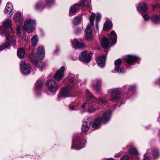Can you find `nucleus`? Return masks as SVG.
Returning a JSON list of instances; mask_svg holds the SVG:
<instances>
[{
	"mask_svg": "<svg viewBox=\"0 0 160 160\" xmlns=\"http://www.w3.org/2000/svg\"><path fill=\"white\" fill-rule=\"evenodd\" d=\"M128 89L132 90V91H134L135 89V85L129 86Z\"/></svg>",
	"mask_w": 160,
	"mask_h": 160,
	"instance_id": "48",
	"label": "nucleus"
},
{
	"mask_svg": "<svg viewBox=\"0 0 160 160\" xmlns=\"http://www.w3.org/2000/svg\"><path fill=\"white\" fill-rule=\"evenodd\" d=\"M69 108L73 110H75V109H74V106H70L69 107Z\"/></svg>",
	"mask_w": 160,
	"mask_h": 160,
	"instance_id": "52",
	"label": "nucleus"
},
{
	"mask_svg": "<svg viewBox=\"0 0 160 160\" xmlns=\"http://www.w3.org/2000/svg\"><path fill=\"white\" fill-rule=\"evenodd\" d=\"M17 30H18V31L17 32V34L18 35V34H20V32H19V29L18 28H17Z\"/></svg>",
	"mask_w": 160,
	"mask_h": 160,
	"instance_id": "54",
	"label": "nucleus"
},
{
	"mask_svg": "<svg viewBox=\"0 0 160 160\" xmlns=\"http://www.w3.org/2000/svg\"><path fill=\"white\" fill-rule=\"evenodd\" d=\"M14 19L16 22H20L23 20L22 18L21 17V13L20 12H17L14 14Z\"/></svg>",
	"mask_w": 160,
	"mask_h": 160,
	"instance_id": "26",
	"label": "nucleus"
},
{
	"mask_svg": "<svg viewBox=\"0 0 160 160\" xmlns=\"http://www.w3.org/2000/svg\"><path fill=\"white\" fill-rule=\"evenodd\" d=\"M45 67V64L44 62H41V70L43 69Z\"/></svg>",
	"mask_w": 160,
	"mask_h": 160,
	"instance_id": "45",
	"label": "nucleus"
},
{
	"mask_svg": "<svg viewBox=\"0 0 160 160\" xmlns=\"http://www.w3.org/2000/svg\"><path fill=\"white\" fill-rule=\"evenodd\" d=\"M147 6L146 4L144 2L140 3L138 5V10L141 13H143L146 12Z\"/></svg>",
	"mask_w": 160,
	"mask_h": 160,
	"instance_id": "19",
	"label": "nucleus"
},
{
	"mask_svg": "<svg viewBox=\"0 0 160 160\" xmlns=\"http://www.w3.org/2000/svg\"><path fill=\"white\" fill-rule=\"evenodd\" d=\"M48 88L50 92H55L58 89V84L53 80H49L47 82Z\"/></svg>",
	"mask_w": 160,
	"mask_h": 160,
	"instance_id": "7",
	"label": "nucleus"
},
{
	"mask_svg": "<svg viewBox=\"0 0 160 160\" xmlns=\"http://www.w3.org/2000/svg\"><path fill=\"white\" fill-rule=\"evenodd\" d=\"M83 5L86 6L88 8H89L90 7V3L87 1L85 0L83 4Z\"/></svg>",
	"mask_w": 160,
	"mask_h": 160,
	"instance_id": "41",
	"label": "nucleus"
},
{
	"mask_svg": "<svg viewBox=\"0 0 160 160\" xmlns=\"http://www.w3.org/2000/svg\"><path fill=\"white\" fill-rule=\"evenodd\" d=\"M121 159V160H128V156L127 155H124Z\"/></svg>",
	"mask_w": 160,
	"mask_h": 160,
	"instance_id": "47",
	"label": "nucleus"
},
{
	"mask_svg": "<svg viewBox=\"0 0 160 160\" xmlns=\"http://www.w3.org/2000/svg\"><path fill=\"white\" fill-rule=\"evenodd\" d=\"M11 25V20L7 19L3 22V26H0V34H5L7 40L6 42L0 46V52L8 48L9 45L14 46L16 45L15 39Z\"/></svg>",
	"mask_w": 160,
	"mask_h": 160,
	"instance_id": "1",
	"label": "nucleus"
},
{
	"mask_svg": "<svg viewBox=\"0 0 160 160\" xmlns=\"http://www.w3.org/2000/svg\"><path fill=\"white\" fill-rule=\"evenodd\" d=\"M144 19L145 20H148L150 18L149 16L145 14L142 16Z\"/></svg>",
	"mask_w": 160,
	"mask_h": 160,
	"instance_id": "46",
	"label": "nucleus"
},
{
	"mask_svg": "<svg viewBox=\"0 0 160 160\" xmlns=\"http://www.w3.org/2000/svg\"><path fill=\"white\" fill-rule=\"evenodd\" d=\"M107 160H114L112 158H110L107 159Z\"/></svg>",
	"mask_w": 160,
	"mask_h": 160,
	"instance_id": "58",
	"label": "nucleus"
},
{
	"mask_svg": "<svg viewBox=\"0 0 160 160\" xmlns=\"http://www.w3.org/2000/svg\"><path fill=\"white\" fill-rule=\"evenodd\" d=\"M82 147H81L80 148H76L75 149H76V150H79V149H80L82 148Z\"/></svg>",
	"mask_w": 160,
	"mask_h": 160,
	"instance_id": "55",
	"label": "nucleus"
},
{
	"mask_svg": "<svg viewBox=\"0 0 160 160\" xmlns=\"http://www.w3.org/2000/svg\"><path fill=\"white\" fill-rule=\"evenodd\" d=\"M45 57V52L43 47H41V60L43 59Z\"/></svg>",
	"mask_w": 160,
	"mask_h": 160,
	"instance_id": "36",
	"label": "nucleus"
},
{
	"mask_svg": "<svg viewBox=\"0 0 160 160\" xmlns=\"http://www.w3.org/2000/svg\"><path fill=\"white\" fill-rule=\"evenodd\" d=\"M106 57L104 55H102L100 57H98L97 60L98 64L100 67H103L105 65V61Z\"/></svg>",
	"mask_w": 160,
	"mask_h": 160,
	"instance_id": "18",
	"label": "nucleus"
},
{
	"mask_svg": "<svg viewBox=\"0 0 160 160\" xmlns=\"http://www.w3.org/2000/svg\"><path fill=\"white\" fill-rule=\"evenodd\" d=\"M87 51H84L81 52L79 55L80 59L81 61H83L85 59L87 55Z\"/></svg>",
	"mask_w": 160,
	"mask_h": 160,
	"instance_id": "32",
	"label": "nucleus"
},
{
	"mask_svg": "<svg viewBox=\"0 0 160 160\" xmlns=\"http://www.w3.org/2000/svg\"><path fill=\"white\" fill-rule=\"evenodd\" d=\"M37 56L35 53H31L30 54L29 58L31 62H33L36 66H39L38 59L40 57V47H38L37 50Z\"/></svg>",
	"mask_w": 160,
	"mask_h": 160,
	"instance_id": "6",
	"label": "nucleus"
},
{
	"mask_svg": "<svg viewBox=\"0 0 160 160\" xmlns=\"http://www.w3.org/2000/svg\"><path fill=\"white\" fill-rule=\"evenodd\" d=\"M90 102V105H89L88 108V112L90 113H92L94 112L99 109L98 106H96V104L98 99L92 95Z\"/></svg>",
	"mask_w": 160,
	"mask_h": 160,
	"instance_id": "5",
	"label": "nucleus"
},
{
	"mask_svg": "<svg viewBox=\"0 0 160 160\" xmlns=\"http://www.w3.org/2000/svg\"><path fill=\"white\" fill-rule=\"evenodd\" d=\"M122 63V62L120 59H118L114 62V64L116 66L115 68V70L119 73H122L124 72V70L123 68H119Z\"/></svg>",
	"mask_w": 160,
	"mask_h": 160,
	"instance_id": "16",
	"label": "nucleus"
},
{
	"mask_svg": "<svg viewBox=\"0 0 160 160\" xmlns=\"http://www.w3.org/2000/svg\"><path fill=\"white\" fill-rule=\"evenodd\" d=\"M92 55V53L91 52L87 54L85 58V59L83 61L86 62L88 63L91 61Z\"/></svg>",
	"mask_w": 160,
	"mask_h": 160,
	"instance_id": "31",
	"label": "nucleus"
},
{
	"mask_svg": "<svg viewBox=\"0 0 160 160\" xmlns=\"http://www.w3.org/2000/svg\"><path fill=\"white\" fill-rule=\"evenodd\" d=\"M143 160H149V159L148 157H147L146 155H144V157Z\"/></svg>",
	"mask_w": 160,
	"mask_h": 160,
	"instance_id": "50",
	"label": "nucleus"
},
{
	"mask_svg": "<svg viewBox=\"0 0 160 160\" xmlns=\"http://www.w3.org/2000/svg\"><path fill=\"white\" fill-rule=\"evenodd\" d=\"M101 17V15L99 13H97V14L96 18V21L97 23L99 22L100 20Z\"/></svg>",
	"mask_w": 160,
	"mask_h": 160,
	"instance_id": "40",
	"label": "nucleus"
},
{
	"mask_svg": "<svg viewBox=\"0 0 160 160\" xmlns=\"http://www.w3.org/2000/svg\"><path fill=\"white\" fill-rule=\"evenodd\" d=\"M109 40L106 38H102L101 41V43L102 47L104 49H107L108 48Z\"/></svg>",
	"mask_w": 160,
	"mask_h": 160,
	"instance_id": "20",
	"label": "nucleus"
},
{
	"mask_svg": "<svg viewBox=\"0 0 160 160\" xmlns=\"http://www.w3.org/2000/svg\"><path fill=\"white\" fill-rule=\"evenodd\" d=\"M40 88V82L38 81L35 84V88L37 90H38Z\"/></svg>",
	"mask_w": 160,
	"mask_h": 160,
	"instance_id": "39",
	"label": "nucleus"
},
{
	"mask_svg": "<svg viewBox=\"0 0 160 160\" xmlns=\"http://www.w3.org/2000/svg\"><path fill=\"white\" fill-rule=\"evenodd\" d=\"M85 37L87 40L89 41L92 39V30L91 26L89 24L87 26L85 31Z\"/></svg>",
	"mask_w": 160,
	"mask_h": 160,
	"instance_id": "14",
	"label": "nucleus"
},
{
	"mask_svg": "<svg viewBox=\"0 0 160 160\" xmlns=\"http://www.w3.org/2000/svg\"><path fill=\"white\" fill-rule=\"evenodd\" d=\"M122 93V91L120 88H114L110 90L108 93L112 98L110 100L112 102L117 101L120 98V95Z\"/></svg>",
	"mask_w": 160,
	"mask_h": 160,
	"instance_id": "3",
	"label": "nucleus"
},
{
	"mask_svg": "<svg viewBox=\"0 0 160 160\" xmlns=\"http://www.w3.org/2000/svg\"><path fill=\"white\" fill-rule=\"evenodd\" d=\"M35 22L31 18H27L25 21L24 25L23 27V32H26L28 33L32 32L34 30Z\"/></svg>",
	"mask_w": 160,
	"mask_h": 160,
	"instance_id": "4",
	"label": "nucleus"
},
{
	"mask_svg": "<svg viewBox=\"0 0 160 160\" xmlns=\"http://www.w3.org/2000/svg\"><path fill=\"white\" fill-rule=\"evenodd\" d=\"M95 17V14L93 12H92L91 14V15L89 17V21H90V25L93 26L94 25L93 22L94 20Z\"/></svg>",
	"mask_w": 160,
	"mask_h": 160,
	"instance_id": "30",
	"label": "nucleus"
},
{
	"mask_svg": "<svg viewBox=\"0 0 160 160\" xmlns=\"http://www.w3.org/2000/svg\"><path fill=\"white\" fill-rule=\"evenodd\" d=\"M69 82L71 83L72 85L75 84V79L74 78H69Z\"/></svg>",
	"mask_w": 160,
	"mask_h": 160,
	"instance_id": "44",
	"label": "nucleus"
},
{
	"mask_svg": "<svg viewBox=\"0 0 160 160\" xmlns=\"http://www.w3.org/2000/svg\"><path fill=\"white\" fill-rule=\"evenodd\" d=\"M72 45L75 49L84 48L85 46V44L83 42H79L76 39L74 40Z\"/></svg>",
	"mask_w": 160,
	"mask_h": 160,
	"instance_id": "17",
	"label": "nucleus"
},
{
	"mask_svg": "<svg viewBox=\"0 0 160 160\" xmlns=\"http://www.w3.org/2000/svg\"><path fill=\"white\" fill-rule=\"evenodd\" d=\"M5 13L9 16H12L13 14V7L12 4L10 2H8L6 7L4 10Z\"/></svg>",
	"mask_w": 160,
	"mask_h": 160,
	"instance_id": "12",
	"label": "nucleus"
},
{
	"mask_svg": "<svg viewBox=\"0 0 160 160\" xmlns=\"http://www.w3.org/2000/svg\"><path fill=\"white\" fill-rule=\"evenodd\" d=\"M110 117V111H108L103 114L101 119L99 118H95L92 122V127L94 128H99L101 121L105 123L108 122L109 120Z\"/></svg>",
	"mask_w": 160,
	"mask_h": 160,
	"instance_id": "2",
	"label": "nucleus"
},
{
	"mask_svg": "<svg viewBox=\"0 0 160 160\" xmlns=\"http://www.w3.org/2000/svg\"><path fill=\"white\" fill-rule=\"evenodd\" d=\"M81 5V4H75L73 6L71 7L70 9L69 15H73L72 13H75L77 11L78 7Z\"/></svg>",
	"mask_w": 160,
	"mask_h": 160,
	"instance_id": "22",
	"label": "nucleus"
},
{
	"mask_svg": "<svg viewBox=\"0 0 160 160\" xmlns=\"http://www.w3.org/2000/svg\"><path fill=\"white\" fill-rule=\"evenodd\" d=\"M81 32V29L80 28H78L76 31V34H78L80 33Z\"/></svg>",
	"mask_w": 160,
	"mask_h": 160,
	"instance_id": "51",
	"label": "nucleus"
},
{
	"mask_svg": "<svg viewBox=\"0 0 160 160\" xmlns=\"http://www.w3.org/2000/svg\"><path fill=\"white\" fill-rule=\"evenodd\" d=\"M83 139L82 135L81 134L77 135H75L73 139L72 142V145L71 147L72 148L75 146L78 145L81 142V141Z\"/></svg>",
	"mask_w": 160,
	"mask_h": 160,
	"instance_id": "10",
	"label": "nucleus"
},
{
	"mask_svg": "<svg viewBox=\"0 0 160 160\" xmlns=\"http://www.w3.org/2000/svg\"><path fill=\"white\" fill-rule=\"evenodd\" d=\"M96 29H97V30H98V23H97V24H96Z\"/></svg>",
	"mask_w": 160,
	"mask_h": 160,
	"instance_id": "53",
	"label": "nucleus"
},
{
	"mask_svg": "<svg viewBox=\"0 0 160 160\" xmlns=\"http://www.w3.org/2000/svg\"><path fill=\"white\" fill-rule=\"evenodd\" d=\"M17 55L20 58H23L25 54V50L23 48H19L17 50Z\"/></svg>",
	"mask_w": 160,
	"mask_h": 160,
	"instance_id": "24",
	"label": "nucleus"
},
{
	"mask_svg": "<svg viewBox=\"0 0 160 160\" xmlns=\"http://www.w3.org/2000/svg\"><path fill=\"white\" fill-rule=\"evenodd\" d=\"M152 20L154 24L160 23V16L154 15L152 16Z\"/></svg>",
	"mask_w": 160,
	"mask_h": 160,
	"instance_id": "25",
	"label": "nucleus"
},
{
	"mask_svg": "<svg viewBox=\"0 0 160 160\" xmlns=\"http://www.w3.org/2000/svg\"><path fill=\"white\" fill-rule=\"evenodd\" d=\"M40 8V2H39L37 3L35 5V9L37 10H38Z\"/></svg>",
	"mask_w": 160,
	"mask_h": 160,
	"instance_id": "42",
	"label": "nucleus"
},
{
	"mask_svg": "<svg viewBox=\"0 0 160 160\" xmlns=\"http://www.w3.org/2000/svg\"><path fill=\"white\" fill-rule=\"evenodd\" d=\"M32 45L33 47H36L37 45V43L38 40L36 35H34L31 38Z\"/></svg>",
	"mask_w": 160,
	"mask_h": 160,
	"instance_id": "29",
	"label": "nucleus"
},
{
	"mask_svg": "<svg viewBox=\"0 0 160 160\" xmlns=\"http://www.w3.org/2000/svg\"><path fill=\"white\" fill-rule=\"evenodd\" d=\"M99 100V104L101 106L104 105L106 104V102L105 101L103 100L102 98L100 97L98 98Z\"/></svg>",
	"mask_w": 160,
	"mask_h": 160,
	"instance_id": "37",
	"label": "nucleus"
},
{
	"mask_svg": "<svg viewBox=\"0 0 160 160\" xmlns=\"http://www.w3.org/2000/svg\"><path fill=\"white\" fill-rule=\"evenodd\" d=\"M158 121L159 122V123L160 124V116H159V117L158 118Z\"/></svg>",
	"mask_w": 160,
	"mask_h": 160,
	"instance_id": "56",
	"label": "nucleus"
},
{
	"mask_svg": "<svg viewBox=\"0 0 160 160\" xmlns=\"http://www.w3.org/2000/svg\"><path fill=\"white\" fill-rule=\"evenodd\" d=\"M21 70L24 74H28L30 73L31 68L30 65L28 63L22 62L20 65Z\"/></svg>",
	"mask_w": 160,
	"mask_h": 160,
	"instance_id": "9",
	"label": "nucleus"
},
{
	"mask_svg": "<svg viewBox=\"0 0 160 160\" xmlns=\"http://www.w3.org/2000/svg\"><path fill=\"white\" fill-rule=\"evenodd\" d=\"M46 3L48 5L50 6L53 4V2L52 0H46Z\"/></svg>",
	"mask_w": 160,
	"mask_h": 160,
	"instance_id": "43",
	"label": "nucleus"
},
{
	"mask_svg": "<svg viewBox=\"0 0 160 160\" xmlns=\"http://www.w3.org/2000/svg\"><path fill=\"white\" fill-rule=\"evenodd\" d=\"M90 122L87 121H84L82 125V132H87L89 129Z\"/></svg>",
	"mask_w": 160,
	"mask_h": 160,
	"instance_id": "23",
	"label": "nucleus"
},
{
	"mask_svg": "<svg viewBox=\"0 0 160 160\" xmlns=\"http://www.w3.org/2000/svg\"><path fill=\"white\" fill-rule=\"evenodd\" d=\"M130 153L133 155H136L138 154V151L137 149L133 147H131L129 149Z\"/></svg>",
	"mask_w": 160,
	"mask_h": 160,
	"instance_id": "34",
	"label": "nucleus"
},
{
	"mask_svg": "<svg viewBox=\"0 0 160 160\" xmlns=\"http://www.w3.org/2000/svg\"><path fill=\"white\" fill-rule=\"evenodd\" d=\"M124 59L128 64L133 65L139 60V58L135 55H128L125 56Z\"/></svg>",
	"mask_w": 160,
	"mask_h": 160,
	"instance_id": "8",
	"label": "nucleus"
},
{
	"mask_svg": "<svg viewBox=\"0 0 160 160\" xmlns=\"http://www.w3.org/2000/svg\"><path fill=\"white\" fill-rule=\"evenodd\" d=\"M86 101L81 106L82 108L84 109L85 108L86 105L88 107L89 105H90V102L91 101L90 99L92 97V95L90 93L88 90H87L86 91Z\"/></svg>",
	"mask_w": 160,
	"mask_h": 160,
	"instance_id": "13",
	"label": "nucleus"
},
{
	"mask_svg": "<svg viewBox=\"0 0 160 160\" xmlns=\"http://www.w3.org/2000/svg\"><path fill=\"white\" fill-rule=\"evenodd\" d=\"M122 153V152H120L116 154L115 155V157L116 158L118 157Z\"/></svg>",
	"mask_w": 160,
	"mask_h": 160,
	"instance_id": "49",
	"label": "nucleus"
},
{
	"mask_svg": "<svg viewBox=\"0 0 160 160\" xmlns=\"http://www.w3.org/2000/svg\"><path fill=\"white\" fill-rule=\"evenodd\" d=\"M112 26V22L110 21H107L104 24L103 27V30L107 31L110 28H111Z\"/></svg>",
	"mask_w": 160,
	"mask_h": 160,
	"instance_id": "28",
	"label": "nucleus"
},
{
	"mask_svg": "<svg viewBox=\"0 0 160 160\" xmlns=\"http://www.w3.org/2000/svg\"><path fill=\"white\" fill-rule=\"evenodd\" d=\"M101 86V83L100 81H97L95 84H93V87L97 91H99Z\"/></svg>",
	"mask_w": 160,
	"mask_h": 160,
	"instance_id": "35",
	"label": "nucleus"
},
{
	"mask_svg": "<svg viewBox=\"0 0 160 160\" xmlns=\"http://www.w3.org/2000/svg\"><path fill=\"white\" fill-rule=\"evenodd\" d=\"M152 155L155 158H157L159 156V154L158 150L154 149L152 150Z\"/></svg>",
	"mask_w": 160,
	"mask_h": 160,
	"instance_id": "38",
	"label": "nucleus"
},
{
	"mask_svg": "<svg viewBox=\"0 0 160 160\" xmlns=\"http://www.w3.org/2000/svg\"><path fill=\"white\" fill-rule=\"evenodd\" d=\"M71 89L69 86H68L62 89L60 93V97H67L69 96Z\"/></svg>",
	"mask_w": 160,
	"mask_h": 160,
	"instance_id": "15",
	"label": "nucleus"
},
{
	"mask_svg": "<svg viewBox=\"0 0 160 160\" xmlns=\"http://www.w3.org/2000/svg\"><path fill=\"white\" fill-rule=\"evenodd\" d=\"M81 20V17L80 16L76 17L73 19V23L74 25H76L79 23Z\"/></svg>",
	"mask_w": 160,
	"mask_h": 160,
	"instance_id": "33",
	"label": "nucleus"
},
{
	"mask_svg": "<svg viewBox=\"0 0 160 160\" xmlns=\"http://www.w3.org/2000/svg\"><path fill=\"white\" fill-rule=\"evenodd\" d=\"M123 101H122L120 102V105H119V107H120V105H121V104H123V103H124H124H123Z\"/></svg>",
	"mask_w": 160,
	"mask_h": 160,
	"instance_id": "57",
	"label": "nucleus"
},
{
	"mask_svg": "<svg viewBox=\"0 0 160 160\" xmlns=\"http://www.w3.org/2000/svg\"><path fill=\"white\" fill-rule=\"evenodd\" d=\"M110 39L111 41L112 44H115L117 42V35L114 31L112 30L111 31L110 36Z\"/></svg>",
	"mask_w": 160,
	"mask_h": 160,
	"instance_id": "21",
	"label": "nucleus"
},
{
	"mask_svg": "<svg viewBox=\"0 0 160 160\" xmlns=\"http://www.w3.org/2000/svg\"><path fill=\"white\" fill-rule=\"evenodd\" d=\"M18 42L20 44L22 45L26 44L27 42V40L26 39V35H23L22 37L19 38Z\"/></svg>",
	"mask_w": 160,
	"mask_h": 160,
	"instance_id": "27",
	"label": "nucleus"
},
{
	"mask_svg": "<svg viewBox=\"0 0 160 160\" xmlns=\"http://www.w3.org/2000/svg\"><path fill=\"white\" fill-rule=\"evenodd\" d=\"M65 70V67L63 66L57 72L54 76L55 79L57 80H60L64 76Z\"/></svg>",
	"mask_w": 160,
	"mask_h": 160,
	"instance_id": "11",
	"label": "nucleus"
}]
</instances>
